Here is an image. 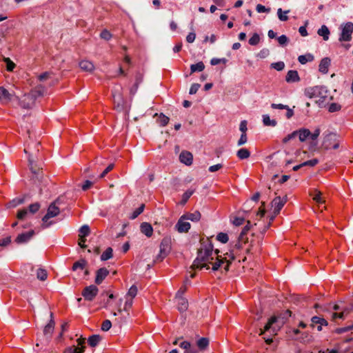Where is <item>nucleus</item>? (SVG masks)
Returning a JSON list of instances; mask_svg holds the SVG:
<instances>
[{
  "instance_id": "f257e3e1",
  "label": "nucleus",
  "mask_w": 353,
  "mask_h": 353,
  "mask_svg": "<svg viewBox=\"0 0 353 353\" xmlns=\"http://www.w3.org/2000/svg\"><path fill=\"white\" fill-rule=\"evenodd\" d=\"M251 226L250 221H248L247 224L239 234L238 242L230 252L224 253L223 256L219 254V250H214L213 245L208 239L201 241V246L198 250L197 257L194 261L191 268L199 270L205 268L208 270L210 269L209 264H212V270L216 271L222 264L225 263L224 269L225 271H228L230 265L236 258L237 252L241 249V244L248 241L246 235Z\"/></svg>"
},
{
  "instance_id": "f03ea898",
  "label": "nucleus",
  "mask_w": 353,
  "mask_h": 353,
  "mask_svg": "<svg viewBox=\"0 0 353 353\" xmlns=\"http://www.w3.org/2000/svg\"><path fill=\"white\" fill-rule=\"evenodd\" d=\"M251 226L250 221H248L247 224L239 234L238 242L230 252L224 253L223 256L219 254V250H214L213 245L208 239L201 241V246L198 250L197 257L194 261L191 268L199 270L205 268L208 270L210 269L209 264H212V270L216 271L222 264L225 263L224 269L225 271H228L230 265L236 258L237 252L241 249V244L248 241L246 235Z\"/></svg>"
},
{
  "instance_id": "7ed1b4c3",
  "label": "nucleus",
  "mask_w": 353,
  "mask_h": 353,
  "mask_svg": "<svg viewBox=\"0 0 353 353\" xmlns=\"http://www.w3.org/2000/svg\"><path fill=\"white\" fill-rule=\"evenodd\" d=\"M251 226L250 221H248L247 224L239 234L238 242L230 252L224 253L223 256L219 254V250H214L213 245L208 239L201 241V246L198 250L197 257L194 261L191 268L199 270L205 268L208 270L210 269L209 264H212V270L216 271L222 264L225 263L224 269L225 271H228L230 265L236 258L237 252L241 249V244L248 241L246 235Z\"/></svg>"
},
{
  "instance_id": "20e7f679",
  "label": "nucleus",
  "mask_w": 353,
  "mask_h": 353,
  "mask_svg": "<svg viewBox=\"0 0 353 353\" xmlns=\"http://www.w3.org/2000/svg\"><path fill=\"white\" fill-rule=\"evenodd\" d=\"M296 133L301 142H304L308 139L314 141L319 137L321 133V130L318 128L312 133L309 129L301 128L296 130Z\"/></svg>"
},
{
  "instance_id": "39448f33",
  "label": "nucleus",
  "mask_w": 353,
  "mask_h": 353,
  "mask_svg": "<svg viewBox=\"0 0 353 353\" xmlns=\"http://www.w3.org/2000/svg\"><path fill=\"white\" fill-rule=\"evenodd\" d=\"M60 212L59 208L56 205V201L52 203L48 209L46 214L43 217V228H46L52 224V221L48 222V220L52 217L57 216Z\"/></svg>"
},
{
  "instance_id": "423d86ee",
  "label": "nucleus",
  "mask_w": 353,
  "mask_h": 353,
  "mask_svg": "<svg viewBox=\"0 0 353 353\" xmlns=\"http://www.w3.org/2000/svg\"><path fill=\"white\" fill-rule=\"evenodd\" d=\"M171 250L170 239L163 238L160 243L159 254L156 258V261H162L170 253Z\"/></svg>"
},
{
  "instance_id": "0eeeda50",
  "label": "nucleus",
  "mask_w": 353,
  "mask_h": 353,
  "mask_svg": "<svg viewBox=\"0 0 353 353\" xmlns=\"http://www.w3.org/2000/svg\"><path fill=\"white\" fill-rule=\"evenodd\" d=\"M353 33V23L347 22L342 26L341 33L339 37L340 41H350L352 39Z\"/></svg>"
},
{
  "instance_id": "6e6552de",
  "label": "nucleus",
  "mask_w": 353,
  "mask_h": 353,
  "mask_svg": "<svg viewBox=\"0 0 353 353\" xmlns=\"http://www.w3.org/2000/svg\"><path fill=\"white\" fill-rule=\"evenodd\" d=\"M277 318L276 316H272L269 319L268 323L264 326L263 329H259V334L260 336L263 335L265 332H270V335H276L277 330L273 326L276 322Z\"/></svg>"
},
{
  "instance_id": "1a4fd4ad",
  "label": "nucleus",
  "mask_w": 353,
  "mask_h": 353,
  "mask_svg": "<svg viewBox=\"0 0 353 353\" xmlns=\"http://www.w3.org/2000/svg\"><path fill=\"white\" fill-rule=\"evenodd\" d=\"M32 156H33V152H31L30 154H29V156H28L30 169L32 171L34 176H35V178H37V179L39 181H41L42 179H43L42 171H41V169L39 167H38L37 165L34 163V160Z\"/></svg>"
},
{
  "instance_id": "9d476101",
  "label": "nucleus",
  "mask_w": 353,
  "mask_h": 353,
  "mask_svg": "<svg viewBox=\"0 0 353 353\" xmlns=\"http://www.w3.org/2000/svg\"><path fill=\"white\" fill-rule=\"evenodd\" d=\"M85 338H79L77 340L78 345H72L66 348L63 353H83L85 349V346L83 345L85 341Z\"/></svg>"
},
{
  "instance_id": "9b49d317",
  "label": "nucleus",
  "mask_w": 353,
  "mask_h": 353,
  "mask_svg": "<svg viewBox=\"0 0 353 353\" xmlns=\"http://www.w3.org/2000/svg\"><path fill=\"white\" fill-rule=\"evenodd\" d=\"M325 92V88L322 86H314L305 90V95L310 98L323 97V92Z\"/></svg>"
},
{
  "instance_id": "f8f14e48",
  "label": "nucleus",
  "mask_w": 353,
  "mask_h": 353,
  "mask_svg": "<svg viewBox=\"0 0 353 353\" xmlns=\"http://www.w3.org/2000/svg\"><path fill=\"white\" fill-rule=\"evenodd\" d=\"M88 235V225H84L79 230V239H78V245L82 249H85L87 248L86 242V236Z\"/></svg>"
},
{
  "instance_id": "ddd939ff",
  "label": "nucleus",
  "mask_w": 353,
  "mask_h": 353,
  "mask_svg": "<svg viewBox=\"0 0 353 353\" xmlns=\"http://www.w3.org/2000/svg\"><path fill=\"white\" fill-rule=\"evenodd\" d=\"M35 98L33 97L32 94L30 93L24 94L23 98L19 100V105L21 107L25 109H30L31 108L35 102Z\"/></svg>"
},
{
  "instance_id": "4468645a",
  "label": "nucleus",
  "mask_w": 353,
  "mask_h": 353,
  "mask_svg": "<svg viewBox=\"0 0 353 353\" xmlns=\"http://www.w3.org/2000/svg\"><path fill=\"white\" fill-rule=\"evenodd\" d=\"M286 202H287L286 197H283V198H281L280 196L275 197L273 199V201H272V205L274 208V213L276 214H278Z\"/></svg>"
},
{
  "instance_id": "2eb2a0df",
  "label": "nucleus",
  "mask_w": 353,
  "mask_h": 353,
  "mask_svg": "<svg viewBox=\"0 0 353 353\" xmlns=\"http://www.w3.org/2000/svg\"><path fill=\"white\" fill-rule=\"evenodd\" d=\"M186 221L187 219L185 218H183V216H181L175 225V228L179 232H188L190 229V223Z\"/></svg>"
},
{
  "instance_id": "dca6fc26",
  "label": "nucleus",
  "mask_w": 353,
  "mask_h": 353,
  "mask_svg": "<svg viewBox=\"0 0 353 353\" xmlns=\"http://www.w3.org/2000/svg\"><path fill=\"white\" fill-rule=\"evenodd\" d=\"M109 274V270L105 268H99L96 272L95 283L100 285Z\"/></svg>"
},
{
  "instance_id": "f3484780",
  "label": "nucleus",
  "mask_w": 353,
  "mask_h": 353,
  "mask_svg": "<svg viewBox=\"0 0 353 353\" xmlns=\"http://www.w3.org/2000/svg\"><path fill=\"white\" fill-rule=\"evenodd\" d=\"M87 261L85 259H81L77 261H76L72 265V270H84V274H88V270L86 268Z\"/></svg>"
},
{
  "instance_id": "a211bd4d",
  "label": "nucleus",
  "mask_w": 353,
  "mask_h": 353,
  "mask_svg": "<svg viewBox=\"0 0 353 353\" xmlns=\"http://www.w3.org/2000/svg\"><path fill=\"white\" fill-rule=\"evenodd\" d=\"M34 234V230H30L27 232L21 233L17 236L15 241L17 243H24L28 242Z\"/></svg>"
},
{
  "instance_id": "6ab92c4d",
  "label": "nucleus",
  "mask_w": 353,
  "mask_h": 353,
  "mask_svg": "<svg viewBox=\"0 0 353 353\" xmlns=\"http://www.w3.org/2000/svg\"><path fill=\"white\" fill-rule=\"evenodd\" d=\"M179 160L186 165H190L192 163L193 156L190 152L182 151L179 155Z\"/></svg>"
},
{
  "instance_id": "aec40b11",
  "label": "nucleus",
  "mask_w": 353,
  "mask_h": 353,
  "mask_svg": "<svg viewBox=\"0 0 353 353\" xmlns=\"http://www.w3.org/2000/svg\"><path fill=\"white\" fill-rule=\"evenodd\" d=\"M55 322L53 319V313H50V322L45 326L43 329V334L47 337H51V335L54 331Z\"/></svg>"
},
{
  "instance_id": "412c9836",
  "label": "nucleus",
  "mask_w": 353,
  "mask_h": 353,
  "mask_svg": "<svg viewBox=\"0 0 353 353\" xmlns=\"http://www.w3.org/2000/svg\"><path fill=\"white\" fill-rule=\"evenodd\" d=\"M331 63V60L328 57H325L321 59L319 65V70L322 74H327L328 72L329 67Z\"/></svg>"
},
{
  "instance_id": "4be33fe9",
  "label": "nucleus",
  "mask_w": 353,
  "mask_h": 353,
  "mask_svg": "<svg viewBox=\"0 0 353 353\" xmlns=\"http://www.w3.org/2000/svg\"><path fill=\"white\" fill-rule=\"evenodd\" d=\"M140 230L142 234L150 238L153 234V228L149 223L143 222L140 225Z\"/></svg>"
},
{
  "instance_id": "5701e85b",
  "label": "nucleus",
  "mask_w": 353,
  "mask_h": 353,
  "mask_svg": "<svg viewBox=\"0 0 353 353\" xmlns=\"http://www.w3.org/2000/svg\"><path fill=\"white\" fill-rule=\"evenodd\" d=\"M177 301V309L179 312H183L188 310V301L186 299L182 296H176Z\"/></svg>"
},
{
  "instance_id": "b1692460",
  "label": "nucleus",
  "mask_w": 353,
  "mask_h": 353,
  "mask_svg": "<svg viewBox=\"0 0 353 353\" xmlns=\"http://www.w3.org/2000/svg\"><path fill=\"white\" fill-rule=\"evenodd\" d=\"M300 78L296 70H289L285 77V81L288 83H294L299 81Z\"/></svg>"
},
{
  "instance_id": "393cba45",
  "label": "nucleus",
  "mask_w": 353,
  "mask_h": 353,
  "mask_svg": "<svg viewBox=\"0 0 353 353\" xmlns=\"http://www.w3.org/2000/svg\"><path fill=\"white\" fill-rule=\"evenodd\" d=\"M46 92V90L45 87L41 85H39L32 90L30 93L32 94L36 99L39 97L43 96Z\"/></svg>"
},
{
  "instance_id": "a878e982",
  "label": "nucleus",
  "mask_w": 353,
  "mask_h": 353,
  "mask_svg": "<svg viewBox=\"0 0 353 353\" xmlns=\"http://www.w3.org/2000/svg\"><path fill=\"white\" fill-rule=\"evenodd\" d=\"M201 217V213L199 211H195L192 213H188L183 215V218H185L187 220L196 222L199 221Z\"/></svg>"
},
{
  "instance_id": "bb28decb",
  "label": "nucleus",
  "mask_w": 353,
  "mask_h": 353,
  "mask_svg": "<svg viewBox=\"0 0 353 353\" xmlns=\"http://www.w3.org/2000/svg\"><path fill=\"white\" fill-rule=\"evenodd\" d=\"M179 346L185 350V353H196L197 350L194 347H192L190 342L183 341L180 343Z\"/></svg>"
},
{
  "instance_id": "cd10ccee",
  "label": "nucleus",
  "mask_w": 353,
  "mask_h": 353,
  "mask_svg": "<svg viewBox=\"0 0 353 353\" xmlns=\"http://www.w3.org/2000/svg\"><path fill=\"white\" fill-rule=\"evenodd\" d=\"M317 33L319 36H321L323 37V40L325 41H327L328 39H329V35H330V30L328 29V28L325 26V25H323L321 28H319L317 31Z\"/></svg>"
},
{
  "instance_id": "c85d7f7f",
  "label": "nucleus",
  "mask_w": 353,
  "mask_h": 353,
  "mask_svg": "<svg viewBox=\"0 0 353 353\" xmlns=\"http://www.w3.org/2000/svg\"><path fill=\"white\" fill-rule=\"evenodd\" d=\"M236 156L241 160L246 159L250 157V152L247 148H241L237 151Z\"/></svg>"
},
{
  "instance_id": "c756f323",
  "label": "nucleus",
  "mask_w": 353,
  "mask_h": 353,
  "mask_svg": "<svg viewBox=\"0 0 353 353\" xmlns=\"http://www.w3.org/2000/svg\"><path fill=\"white\" fill-rule=\"evenodd\" d=\"M310 195L312 196L313 200L319 204H322L325 202L323 199L321 197V192L318 190H314Z\"/></svg>"
},
{
  "instance_id": "7c9ffc66",
  "label": "nucleus",
  "mask_w": 353,
  "mask_h": 353,
  "mask_svg": "<svg viewBox=\"0 0 353 353\" xmlns=\"http://www.w3.org/2000/svg\"><path fill=\"white\" fill-rule=\"evenodd\" d=\"M263 123L265 126L274 127L276 125L277 122L274 119H271L270 116L268 114L263 115Z\"/></svg>"
},
{
  "instance_id": "2f4dec72",
  "label": "nucleus",
  "mask_w": 353,
  "mask_h": 353,
  "mask_svg": "<svg viewBox=\"0 0 353 353\" xmlns=\"http://www.w3.org/2000/svg\"><path fill=\"white\" fill-rule=\"evenodd\" d=\"M299 63L301 64H305L307 62H311L314 60V56L311 54H306L304 55H300L298 57Z\"/></svg>"
},
{
  "instance_id": "473e14b6",
  "label": "nucleus",
  "mask_w": 353,
  "mask_h": 353,
  "mask_svg": "<svg viewBox=\"0 0 353 353\" xmlns=\"http://www.w3.org/2000/svg\"><path fill=\"white\" fill-rule=\"evenodd\" d=\"M204 68L205 65L202 61H199L196 64H192L190 66L191 74L196 72H201Z\"/></svg>"
},
{
  "instance_id": "72a5a7b5",
  "label": "nucleus",
  "mask_w": 353,
  "mask_h": 353,
  "mask_svg": "<svg viewBox=\"0 0 353 353\" xmlns=\"http://www.w3.org/2000/svg\"><path fill=\"white\" fill-rule=\"evenodd\" d=\"M113 256V250L109 247L101 255V260L107 261Z\"/></svg>"
},
{
  "instance_id": "f704fd0d",
  "label": "nucleus",
  "mask_w": 353,
  "mask_h": 353,
  "mask_svg": "<svg viewBox=\"0 0 353 353\" xmlns=\"http://www.w3.org/2000/svg\"><path fill=\"white\" fill-rule=\"evenodd\" d=\"M311 321L312 326H314V324H318L321 325H327L328 324L327 321L325 319L316 316H313Z\"/></svg>"
},
{
  "instance_id": "c9c22d12",
  "label": "nucleus",
  "mask_w": 353,
  "mask_h": 353,
  "mask_svg": "<svg viewBox=\"0 0 353 353\" xmlns=\"http://www.w3.org/2000/svg\"><path fill=\"white\" fill-rule=\"evenodd\" d=\"M101 340V336L99 334H94L90 336V346L95 347L97 346Z\"/></svg>"
},
{
  "instance_id": "e433bc0d",
  "label": "nucleus",
  "mask_w": 353,
  "mask_h": 353,
  "mask_svg": "<svg viewBox=\"0 0 353 353\" xmlns=\"http://www.w3.org/2000/svg\"><path fill=\"white\" fill-rule=\"evenodd\" d=\"M289 12H290V10H286V11L283 12L281 8H279L277 10V14H278V17H279V20L281 21H288V17L287 14H288Z\"/></svg>"
},
{
  "instance_id": "4c0bfd02",
  "label": "nucleus",
  "mask_w": 353,
  "mask_h": 353,
  "mask_svg": "<svg viewBox=\"0 0 353 353\" xmlns=\"http://www.w3.org/2000/svg\"><path fill=\"white\" fill-rule=\"evenodd\" d=\"M169 117L163 114V113H161L159 116V118L157 119V122L159 123L161 126H165L168 122H169Z\"/></svg>"
},
{
  "instance_id": "58836bf2",
  "label": "nucleus",
  "mask_w": 353,
  "mask_h": 353,
  "mask_svg": "<svg viewBox=\"0 0 353 353\" xmlns=\"http://www.w3.org/2000/svg\"><path fill=\"white\" fill-rule=\"evenodd\" d=\"M3 61L6 63V70L8 72L13 71L14 68L16 66L15 63L13 61H12L10 58L8 57H4Z\"/></svg>"
},
{
  "instance_id": "ea45409f",
  "label": "nucleus",
  "mask_w": 353,
  "mask_h": 353,
  "mask_svg": "<svg viewBox=\"0 0 353 353\" xmlns=\"http://www.w3.org/2000/svg\"><path fill=\"white\" fill-rule=\"evenodd\" d=\"M208 344H209V340L207 338H204V337L201 338L197 341V346L201 350H204L205 347H208Z\"/></svg>"
},
{
  "instance_id": "a19ab883",
  "label": "nucleus",
  "mask_w": 353,
  "mask_h": 353,
  "mask_svg": "<svg viewBox=\"0 0 353 353\" xmlns=\"http://www.w3.org/2000/svg\"><path fill=\"white\" fill-rule=\"evenodd\" d=\"M249 44L251 46H256L260 42V37L257 33L253 35L249 39Z\"/></svg>"
},
{
  "instance_id": "79ce46f5",
  "label": "nucleus",
  "mask_w": 353,
  "mask_h": 353,
  "mask_svg": "<svg viewBox=\"0 0 353 353\" xmlns=\"http://www.w3.org/2000/svg\"><path fill=\"white\" fill-rule=\"evenodd\" d=\"M194 192V191L193 190H188L187 191H185L183 194L181 203L183 204H185L190 198V196L193 194Z\"/></svg>"
},
{
  "instance_id": "37998d69",
  "label": "nucleus",
  "mask_w": 353,
  "mask_h": 353,
  "mask_svg": "<svg viewBox=\"0 0 353 353\" xmlns=\"http://www.w3.org/2000/svg\"><path fill=\"white\" fill-rule=\"evenodd\" d=\"M145 205L141 204L138 208H137L132 214L131 219H136L139 214H141L144 210Z\"/></svg>"
},
{
  "instance_id": "c03bdc74",
  "label": "nucleus",
  "mask_w": 353,
  "mask_h": 353,
  "mask_svg": "<svg viewBox=\"0 0 353 353\" xmlns=\"http://www.w3.org/2000/svg\"><path fill=\"white\" fill-rule=\"evenodd\" d=\"M216 239L223 243H225L228 241L229 238L226 233L220 232L217 234Z\"/></svg>"
},
{
  "instance_id": "a18cd8bd",
  "label": "nucleus",
  "mask_w": 353,
  "mask_h": 353,
  "mask_svg": "<svg viewBox=\"0 0 353 353\" xmlns=\"http://www.w3.org/2000/svg\"><path fill=\"white\" fill-rule=\"evenodd\" d=\"M296 137H297L296 130L292 132V133H290V134H288L286 137H285L283 139L282 142H283V143H287L290 141L295 139Z\"/></svg>"
},
{
  "instance_id": "49530a36",
  "label": "nucleus",
  "mask_w": 353,
  "mask_h": 353,
  "mask_svg": "<svg viewBox=\"0 0 353 353\" xmlns=\"http://www.w3.org/2000/svg\"><path fill=\"white\" fill-rule=\"evenodd\" d=\"M137 294V288L136 285H133L131 286V288L129 289L128 293H127V296H130V299H133L136 296Z\"/></svg>"
},
{
  "instance_id": "de8ad7c7",
  "label": "nucleus",
  "mask_w": 353,
  "mask_h": 353,
  "mask_svg": "<svg viewBox=\"0 0 353 353\" xmlns=\"http://www.w3.org/2000/svg\"><path fill=\"white\" fill-rule=\"evenodd\" d=\"M37 278L41 281H45L47 279V272L45 270L39 269L37 273Z\"/></svg>"
},
{
  "instance_id": "09e8293b",
  "label": "nucleus",
  "mask_w": 353,
  "mask_h": 353,
  "mask_svg": "<svg viewBox=\"0 0 353 353\" xmlns=\"http://www.w3.org/2000/svg\"><path fill=\"white\" fill-rule=\"evenodd\" d=\"M1 91V95H3V98L6 100V103H8L12 99V94L10 93L6 89L0 90Z\"/></svg>"
},
{
  "instance_id": "8fccbe9b",
  "label": "nucleus",
  "mask_w": 353,
  "mask_h": 353,
  "mask_svg": "<svg viewBox=\"0 0 353 353\" xmlns=\"http://www.w3.org/2000/svg\"><path fill=\"white\" fill-rule=\"evenodd\" d=\"M98 288L93 285H90V301L97 294Z\"/></svg>"
},
{
  "instance_id": "3c124183",
  "label": "nucleus",
  "mask_w": 353,
  "mask_h": 353,
  "mask_svg": "<svg viewBox=\"0 0 353 353\" xmlns=\"http://www.w3.org/2000/svg\"><path fill=\"white\" fill-rule=\"evenodd\" d=\"M29 212L32 214L37 212L40 208V204L38 202L32 203L29 205Z\"/></svg>"
},
{
  "instance_id": "603ef678",
  "label": "nucleus",
  "mask_w": 353,
  "mask_h": 353,
  "mask_svg": "<svg viewBox=\"0 0 353 353\" xmlns=\"http://www.w3.org/2000/svg\"><path fill=\"white\" fill-rule=\"evenodd\" d=\"M341 108V105L336 103H332L328 107V110L330 112H334L340 110Z\"/></svg>"
},
{
  "instance_id": "864d4df0",
  "label": "nucleus",
  "mask_w": 353,
  "mask_h": 353,
  "mask_svg": "<svg viewBox=\"0 0 353 353\" xmlns=\"http://www.w3.org/2000/svg\"><path fill=\"white\" fill-rule=\"evenodd\" d=\"M52 72H43L42 74H41L39 77H38V79L40 81H44L46 80H48L49 79L51 78V76H52Z\"/></svg>"
},
{
  "instance_id": "5fc2aeb1",
  "label": "nucleus",
  "mask_w": 353,
  "mask_h": 353,
  "mask_svg": "<svg viewBox=\"0 0 353 353\" xmlns=\"http://www.w3.org/2000/svg\"><path fill=\"white\" fill-rule=\"evenodd\" d=\"M112 326V323L110 320H105L101 325V330L103 331L107 332L108 331Z\"/></svg>"
},
{
  "instance_id": "6e6d98bb",
  "label": "nucleus",
  "mask_w": 353,
  "mask_h": 353,
  "mask_svg": "<svg viewBox=\"0 0 353 353\" xmlns=\"http://www.w3.org/2000/svg\"><path fill=\"white\" fill-rule=\"evenodd\" d=\"M100 37H101V39H105L106 41H108V40H110L112 38V34H111V33L108 30H103L101 32Z\"/></svg>"
},
{
  "instance_id": "4d7b16f0",
  "label": "nucleus",
  "mask_w": 353,
  "mask_h": 353,
  "mask_svg": "<svg viewBox=\"0 0 353 353\" xmlns=\"http://www.w3.org/2000/svg\"><path fill=\"white\" fill-rule=\"evenodd\" d=\"M272 67L278 71H281V70H283V68L285 67V64L283 61H279V62L273 63L272 64Z\"/></svg>"
},
{
  "instance_id": "13d9d810",
  "label": "nucleus",
  "mask_w": 353,
  "mask_h": 353,
  "mask_svg": "<svg viewBox=\"0 0 353 353\" xmlns=\"http://www.w3.org/2000/svg\"><path fill=\"white\" fill-rule=\"evenodd\" d=\"M28 214L27 209L19 210L17 214V218L19 220L23 219Z\"/></svg>"
},
{
  "instance_id": "bf43d9fd",
  "label": "nucleus",
  "mask_w": 353,
  "mask_h": 353,
  "mask_svg": "<svg viewBox=\"0 0 353 353\" xmlns=\"http://www.w3.org/2000/svg\"><path fill=\"white\" fill-rule=\"evenodd\" d=\"M318 163H319V160L317 159H313L308 160V161L303 162V165L304 166L314 167L316 165H317Z\"/></svg>"
},
{
  "instance_id": "052dcab7",
  "label": "nucleus",
  "mask_w": 353,
  "mask_h": 353,
  "mask_svg": "<svg viewBox=\"0 0 353 353\" xmlns=\"http://www.w3.org/2000/svg\"><path fill=\"white\" fill-rule=\"evenodd\" d=\"M114 168V164H110L98 176L99 179L103 178L109 172Z\"/></svg>"
},
{
  "instance_id": "680f3d73",
  "label": "nucleus",
  "mask_w": 353,
  "mask_h": 353,
  "mask_svg": "<svg viewBox=\"0 0 353 353\" xmlns=\"http://www.w3.org/2000/svg\"><path fill=\"white\" fill-rule=\"evenodd\" d=\"M245 222V219L243 217H234L232 221V223L236 226H240Z\"/></svg>"
},
{
  "instance_id": "e2e57ef3",
  "label": "nucleus",
  "mask_w": 353,
  "mask_h": 353,
  "mask_svg": "<svg viewBox=\"0 0 353 353\" xmlns=\"http://www.w3.org/2000/svg\"><path fill=\"white\" fill-rule=\"evenodd\" d=\"M226 61H227V60L225 58H223V59L213 58L211 59L210 63L212 65H216L221 63H225Z\"/></svg>"
},
{
  "instance_id": "0e129e2a",
  "label": "nucleus",
  "mask_w": 353,
  "mask_h": 353,
  "mask_svg": "<svg viewBox=\"0 0 353 353\" xmlns=\"http://www.w3.org/2000/svg\"><path fill=\"white\" fill-rule=\"evenodd\" d=\"M200 84L199 83H193L191 87H190V92L189 93L190 94H194L197 92L198 90L200 88Z\"/></svg>"
},
{
  "instance_id": "69168bd1",
  "label": "nucleus",
  "mask_w": 353,
  "mask_h": 353,
  "mask_svg": "<svg viewBox=\"0 0 353 353\" xmlns=\"http://www.w3.org/2000/svg\"><path fill=\"white\" fill-rule=\"evenodd\" d=\"M247 141H248V138H247L246 133H244V134L242 133L240 139L238 141L237 145L239 146L245 144L247 142Z\"/></svg>"
},
{
  "instance_id": "338daca9",
  "label": "nucleus",
  "mask_w": 353,
  "mask_h": 353,
  "mask_svg": "<svg viewBox=\"0 0 353 353\" xmlns=\"http://www.w3.org/2000/svg\"><path fill=\"white\" fill-rule=\"evenodd\" d=\"M277 40L279 44L281 46L286 45L287 43L288 42V38L284 34L279 37Z\"/></svg>"
},
{
  "instance_id": "774afa93",
  "label": "nucleus",
  "mask_w": 353,
  "mask_h": 353,
  "mask_svg": "<svg viewBox=\"0 0 353 353\" xmlns=\"http://www.w3.org/2000/svg\"><path fill=\"white\" fill-rule=\"evenodd\" d=\"M307 23L308 21H306L305 26H301L299 29V32L302 37H306L308 34L306 30V26Z\"/></svg>"
}]
</instances>
